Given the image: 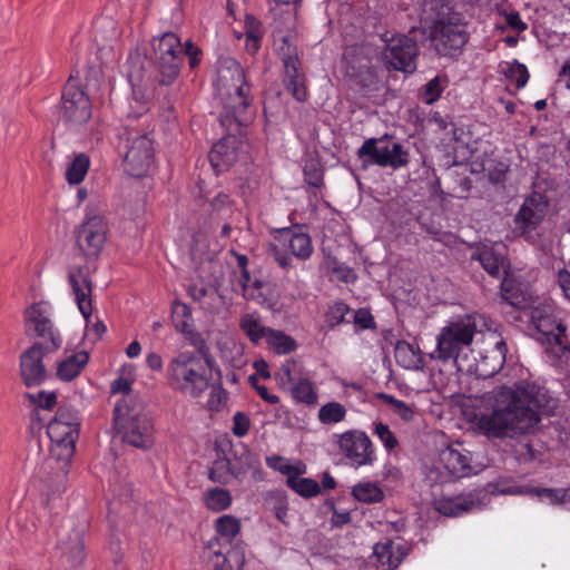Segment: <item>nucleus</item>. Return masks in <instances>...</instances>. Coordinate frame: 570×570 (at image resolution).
I'll return each instance as SVG.
<instances>
[{"mask_svg":"<svg viewBox=\"0 0 570 570\" xmlns=\"http://www.w3.org/2000/svg\"><path fill=\"white\" fill-rule=\"evenodd\" d=\"M350 307L346 303L340 301L331 305L324 315L325 323L330 328L342 324L345 321V316L348 314Z\"/></svg>","mask_w":570,"mask_h":570,"instance_id":"obj_49","label":"nucleus"},{"mask_svg":"<svg viewBox=\"0 0 570 570\" xmlns=\"http://www.w3.org/2000/svg\"><path fill=\"white\" fill-rule=\"evenodd\" d=\"M384 41L382 58L389 68L407 73L416 69L415 59L419 55V47L413 39L405 35H399Z\"/></svg>","mask_w":570,"mask_h":570,"instance_id":"obj_16","label":"nucleus"},{"mask_svg":"<svg viewBox=\"0 0 570 570\" xmlns=\"http://www.w3.org/2000/svg\"><path fill=\"white\" fill-rule=\"evenodd\" d=\"M98 204L89 203L86 207V220L77 233V245L87 259H96L107 238V224L99 214Z\"/></svg>","mask_w":570,"mask_h":570,"instance_id":"obj_9","label":"nucleus"},{"mask_svg":"<svg viewBox=\"0 0 570 570\" xmlns=\"http://www.w3.org/2000/svg\"><path fill=\"white\" fill-rule=\"evenodd\" d=\"M504 75L513 80L518 88H522L525 86L528 79H529V72L524 65L514 62L512 66H510L505 71Z\"/></svg>","mask_w":570,"mask_h":570,"instance_id":"obj_54","label":"nucleus"},{"mask_svg":"<svg viewBox=\"0 0 570 570\" xmlns=\"http://www.w3.org/2000/svg\"><path fill=\"white\" fill-rule=\"evenodd\" d=\"M51 306L46 302H38L24 311V328L28 336L42 338L47 351H58L62 338L51 321Z\"/></svg>","mask_w":570,"mask_h":570,"instance_id":"obj_11","label":"nucleus"},{"mask_svg":"<svg viewBox=\"0 0 570 570\" xmlns=\"http://www.w3.org/2000/svg\"><path fill=\"white\" fill-rule=\"evenodd\" d=\"M440 464L444 470H446L448 474L443 475L440 473V475L433 478L435 471L432 469L428 478L435 482H446L452 478L460 479L475 473V470L472 466L471 452L463 449L459 443L452 444L441 451Z\"/></svg>","mask_w":570,"mask_h":570,"instance_id":"obj_18","label":"nucleus"},{"mask_svg":"<svg viewBox=\"0 0 570 570\" xmlns=\"http://www.w3.org/2000/svg\"><path fill=\"white\" fill-rule=\"evenodd\" d=\"M488 170L489 180L492 184H500L504 181L509 166L504 163H499L493 169L488 168Z\"/></svg>","mask_w":570,"mask_h":570,"instance_id":"obj_61","label":"nucleus"},{"mask_svg":"<svg viewBox=\"0 0 570 570\" xmlns=\"http://www.w3.org/2000/svg\"><path fill=\"white\" fill-rule=\"evenodd\" d=\"M289 394L297 404L313 407L318 403V394L314 382L308 377H297L289 387Z\"/></svg>","mask_w":570,"mask_h":570,"instance_id":"obj_31","label":"nucleus"},{"mask_svg":"<svg viewBox=\"0 0 570 570\" xmlns=\"http://www.w3.org/2000/svg\"><path fill=\"white\" fill-rule=\"evenodd\" d=\"M83 528L73 529L67 540H61L58 548L72 566H80L86 559Z\"/></svg>","mask_w":570,"mask_h":570,"instance_id":"obj_30","label":"nucleus"},{"mask_svg":"<svg viewBox=\"0 0 570 570\" xmlns=\"http://www.w3.org/2000/svg\"><path fill=\"white\" fill-rule=\"evenodd\" d=\"M89 361V354L85 351L75 353L62 360L57 366V376L61 381H71L77 377Z\"/></svg>","mask_w":570,"mask_h":570,"instance_id":"obj_36","label":"nucleus"},{"mask_svg":"<svg viewBox=\"0 0 570 570\" xmlns=\"http://www.w3.org/2000/svg\"><path fill=\"white\" fill-rule=\"evenodd\" d=\"M252 276L248 269L240 271L238 277V288H235L236 292H239L242 296L246 299H258L259 295L252 293L250 289Z\"/></svg>","mask_w":570,"mask_h":570,"instance_id":"obj_55","label":"nucleus"},{"mask_svg":"<svg viewBox=\"0 0 570 570\" xmlns=\"http://www.w3.org/2000/svg\"><path fill=\"white\" fill-rule=\"evenodd\" d=\"M153 145H130L124 157L125 171L135 178L146 176L154 164Z\"/></svg>","mask_w":570,"mask_h":570,"instance_id":"obj_25","label":"nucleus"},{"mask_svg":"<svg viewBox=\"0 0 570 570\" xmlns=\"http://www.w3.org/2000/svg\"><path fill=\"white\" fill-rule=\"evenodd\" d=\"M79 412L69 406H60L47 425L51 441L50 453L58 461L68 462L76 452L80 428Z\"/></svg>","mask_w":570,"mask_h":570,"instance_id":"obj_4","label":"nucleus"},{"mask_svg":"<svg viewBox=\"0 0 570 570\" xmlns=\"http://www.w3.org/2000/svg\"><path fill=\"white\" fill-rule=\"evenodd\" d=\"M507 352L508 347L503 338L495 341L491 350L480 354L476 362L478 374L487 379L499 373L504 366Z\"/></svg>","mask_w":570,"mask_h":570,"instance_id":"obj_26","label":"nucleus"},{"mask_svg":"<svg viewBox=\"0 0 570 570\" xmlns=\"http://www.w3.org/2000/svg\"><path fill=\"white\" fill-rule=\"evenodd\" d=\"M352 495L360 502L380 503L384 499L383 490L374 482L365 481L355 484Z\"/></svg>","mask_w":570,"mask_h":570,"instance_id":"obj_44","label":"nucleus"},{"mask_svg":"<svg viewBox=\"0 0 570 570\" xmlns=\"http://www.w3.org/2000/svg\"><path fill=\"white\" fill-rule=\"evenodd\" d=\"M287 485L303 498H314L321 492L317 481L311 478L288 476Z\"/></svg>","mask_w":570,"mask_h":570,"instance_id":"obj_46","label":"nucleus"},{"mask_svg":"<svg viewBox=\"0 0 570 570\" xmlns=\"http://www.w3.org/2000/svg\"><path fill=\"white\" fill-rule=\"evenodd\" d=\"M442 92L440 78L435 77L424 86V98L426 104L436 101Z\"/></svg>","mask_w":570,"mask_h":570,"instance_id":"obj_58","label":"nucleus"},{"mask_svg":"<svg viewBox=\"0 0 570 570\" xmlns=\"http://www.w3.org/2000/svg\"><path fill=\"white\" fill-rule=\"evenodd\" d=\"M233 433L238 436H245L250 428V421L248 416L243 412H236L233 416Z\"/></svg>","mask_w":570,"mask_h":570,"instance_id":"obj_56","label":"nucleus"},{"mask_svg":"<svg viewBox=\"0 0 570 570\" xmlns=\"http://www.w3.org/2000/svg\"><path fill=\"white\" fill-rule=\"evenodd\" d=\"M242 116L225 114L220 116V126L225 129L224 136L218 142H228L229 139L242 142L243 139H248L249 127L240 120Z\"/></svg>","mask_w":570,"mask_h":570,"instance_id":"obj_34","label":"nucleus"},{"mask_svg":"<svg viewBox=\"0 0 570 570\" xmlns=\"http://www.w3.org/2000/svg\"><path fill=\"white\" fill-rule=\"evenodd\" d=\"M281 41L282 45L278 47V53L285 69V88L297 101H306L308 95L305 86V76L301 71L297 48L292 43L289 36H282Z\"/></svg>","mask_w":570,"mask_h":570,"instance_id":"obj_15","label":"nucleus"},{"mask_svg":"<svg viewBox=\"0 0 570 570\" xmlns=\"http://www.w3.org/2000/svg\"><path fill=\"white\" fill-rule=\"evenodd\" d=\"M331 444L341 461L353 469L371 466L377 460L374 444L363 430L351 429L331 436Z\"/></svg>","mask_w":570,"mask_h":570,"instance_id":"obj_5","label":"nucleus"},{"mask_svg":"<svg viewBox=\"0 0 570 570\" xmlns=\"http://www.w3.org/2000/svg\"><path fill=\"white\" fill-rule=\"evenodd\" d=\"M239 328L255 345L266 340L271 327L265 326L258 313H246L239 320Z\"/></svg>","mask_w":570,"mask_h":570,"instance_id":"obj_32","label":"nucleus"},{"mask_svg":"<svg viewBox=\"0 0 570 570\" xmlns=\"http://www.w3.org/2000/svg\"><path fill=\"white\" fill-rule=\"evenodd\" d=\"M381 399L391 406L393 412L397 414L403 421L409 422L413 420L414 411L413 407L404 401L395 399L390 394H381Z\"/></svg>","mask_w":570,"mask_h":570,"instance_id":"obj_50","label":"nucleus"},{"mask_svg":"<svg viewBox=\"0 0 570 570\" xmlns=\"http://www.w3.org/2000/svg\"><path fill=\"white\" fill-rule=\"evenodd\" d=\"M203 501L205 507L213 512L227 510L233 502L232 493L223 488H209L204 492Z\"/></svg>","mask_w":570,"mask_h":570,"instance_id":"obj_38","label":"nucleus"},{"mask_svg":"<svg viewBox=\"0 0 570 570\" xmlns=\"http://www.w3.org/2000/svg\"><path fill=\"white\" fill-rule=\"evenodd\" d=\"M256 381V377L255 375H250L249 376V382L252 383V385L255 387V390L257 391L258 395L267 403L269 404H277L279 403V397L278 395L276 394H272L268 392V389L265 386V385H258L255 383Z\"/></svg>","mask_w":570,"mask_h":570,"instance_id":"obj_60","label":"nucleus"},{"mask_svg":"<svg viewBox=\"0 0 570 570\" xmlns=\"http://www.w3.org/2000/svg\"><path fill=\"white\" fill-rule=\"evenodd\" d=\"M501 295L505 302L514 307L524 308L528 304L527 295L521 284L514 278L508 276L503 278L501 283Z\"/></svg>","mask_w":570,"mask_h":570,"instance_id":"obj_41","label":"nucleus"},{"mask_svg":"<svg viewBox=\"0 0 570 570\" xmlns=\"http://www.w3.org/2000/svg\"><path fill=\"white\" fill-rule=\"evenodd\" d=\"M546 362L563 372L570 371V345L566 342V327L558 325L557 334L547 335Z\"/></svg>","mask_w":570,"mask_h":570,"instance_id":"obj_24","label":"nucleus"},{"mask_svg":"<svg viewBox=\"0 0 570 570\" xmlns=\"http://www.w3.org/2000/svg\"><path fill=\"white\" fill-rule=\"evenodd\" d=\"M426 36L434 50L444 57L460 55L469 40V32L462 16L458 20H452L440 28H434Z\"/></svg>","mask_w":570,"mask_h":570,"instance_id":"obj_13","label":"nucleus"},{"mask_svg":"<svg viewBox=\"0 0 570 570\" xmlns=\"http://www.w3.org/2000/svg\"><path fill=\"white\" fill-rule=\"evenodd\" d=\"M548 404L547 391L530 382L515 389L502 387L498 407L484 421V428L495 438H514L533 433L541 422V410Z\"/></svg>","mask_w":570,"mask_h":570,"instance_id":"obj_1","label":"nucleus"},{"mask_svg":"<svg viewBox=\"0 0 570 570\" xmlns=\"http://www.w3.org/2000/svg\"><path fill=\"white\" fill-rule=\"evenodd\" d=\"M395 357L399 364L405 368H419L421 358L413 346L406 342H399L395 347Z\"/></svg>","mask_w":570,"mask_h":570,"instance_id":"obj_48","label":"nucleus"},{"mask_svg":"<svg viewBox=\"0 0 570 570\" xmlns=\"http://www.w3.org/2000/svg\"><path fill=\"white\" fill-rule=\"evenodd\" d=\"M276 234L279 244L269 245V255L281 268H293L295 258L301 262L311 258L314 252L312 238L301 227H283Z\"/></svg>","mask_w":570,"mask_h":570,"instance_id":"obj_7","label":"nucleus"},{"mask_svg":"<svg viewBox=\"0 0 570 570\" xmlns=\"http://www.w3.org/2000/svg\"><path fill=\"white\" fill-rule=\"evenodd\" d=\"M218 83L225 90V114L243 116L249 106V87L245 81L244 70L239 63L232 61L229 66L219 70Z\"/></svg>","mask_w":570,"mask_h":570,"instance_id":"obj_8","label":"nucleus"},{"mask_svg":"<svg viewBox=\"0 0 570 570\" xmlns=\"http://www.w3.org/2000/svg\"><path fill=\"white\" fill-rule=\"evenodd\" d=\"M527 495H535L541 501H548L551 504H561V489L535 488L530 485V493Z\"/></svg>","mask_w":570,"mask_h":570,"instance_id":"obj_53","label":"nucleus"},{"mask_svg":"<svg viewBox=\"0 0 570 570\" xmlns=\"http://www.w3.org/2000/svg\"><path fill=\"white\" fill-rule=\"evenodd\" d=\"M28 397L32 402L38 403L39 406L45 410H50L56 404V401H57L56 393H53V392L46 393L45 391L38 392L37 395L28 394Z\"/></svg>","mask_w":570,"mask_h":570,"instance_id":"obj_57","label":"nucleus"},{"mask_svg":"<svg viewBox=\"0 0 570 570\" xmlns=\"http://www.w3.org/2000/svg\"><path fill=\"white\" fill-rule=\"evenodd\" d=\"M55 351H47L42 342L33 343L20 355V375L28 387L40 385L47 377L45 357Z\"/></svg>","mask_w":570,"mask_h":570,"instance_id":"obj_20","label":"nucleus"},{"mask_svg":"<svg viewBox=\"0 0 570 570\" xmlns=\"http://www.w3.org/2000/svg\"><path fill=\"white\" fill-rule=\"evenodd\" d=\"M357 155L364 164L390 167L394 170L409 163V151L403 148V145H361Z\"/></svg>","mask_w":570,"mask_h":570,"instance_id":"obj_19","label":"nucleus"},{"mask_svg":"<svg viewBox=\"0 0 570 570\" xmlns=\"http://www.w3.org/2000/svg\"><path fill=\"white\" fill-rule=\"evenodd\" d=\"M212 357L195 351H183L167 364L166 379L170 389L193 399L200 397L212 382Z\"/></svg>","mask_w":570,"mask_h":570,"instance_id":"obj_2","label":"nucleus"},{"mask_svg":"<svg viewBox=\"0 0 570 570\" xmlns=\"http://www.w3.org/2000/svg\"><path fill=\"white\" fill-rule=\"evenodd\" d=\"M265 342L278 355L289 354L297 348L296 341L281 330L271 328Z\"/></svg>","mask_w":570,"mask_h":570,"instance_id":"obj_42","label":"nucleus"},{"mask_svg":"<svg viewBox=\"0 0 570 570\" xmlns=\"http://www.w3.org/2000/svg\"><path fill=\"white\" fill-rule=\"evenodd\" d=\"M90 167V158L85 153H78L73 154L71 157V160L66 169V180L70 185H78L80 184Z\"/></svg>","mask_w":570,"mask_h":570,"instance_id":"obj_39","label":"nucleus"},{"mask_svg":"<svg viewBox=\"0 0 570 570\" xmlns=\"http://www.w3.org/2000/svg\"><path fill=\"white\" fill-rule=\"evenodd\" d=\"M331 509L333 510V514L331 518V523L333 527H343L351 521V513L347 510L337 511L333 502L330 503Z\"/></svg>","mask_w":570,"mask_h":570,"instance_id":"obj_62","label":"nucleus"},{"mask_svg":"<svg viewBox=\"0 0 570 570\" xmlns=\"http://www.w3.org/2000/svg\"><path fill=\"white\" fill-rule=\"evenodd\" d=\"M155 61L160 75L159 82L171 83L179 75L183 62V47L179 38L173 32H166L154 39Z\"/></svg>","mask_w":570,"mask_h":570,"instance_id":"obj_12","label":"nucleus"},{"mask_svg":"<svg viewBox=\"0 0 570 570\" xmlns=\"http://www.w3.org/2000/svg\"><path fill=\"white\" fill-rule=\"evenodd\" d=\"M354 322L363 330L373 328L375 325L373 315L365 308L355 312Z\"/></svg>","mask_w":570,"mask_h":570,"instance_id":"obj_59","label":"nucleus"},{"mask_svg":"<svg viewBox=\"0 0 570 570\" xmlns=\"http://www.w3.org/2000/svg\"><path fill=\"white\" fill-rule=\"evenodd\" d=\"M374 50L370 46H351L344 50L341 69L352 86L365 94L377 90L379 77L373 66Z\"/></svg>","mask_w":570,"mask_h":570,"instance_id":"obj_6","label":"nucleus"},{"mask_svg":"<svg viewBox=\"0 0 570 570\" xmlns=\"http://www.w3.org/2000/svg\"><path fill=\"white\" fill-rule=\"evenodd\" d=\"M462 14L448 0H424L421 6L420 23L425 33L440 28Z\"/></svg>","mask_w":570,"mask_h":570,"instance_id":"obj_23","label":"nucleus"},{"mask_svg":"<svg viewBox=\"0 0 570 570\" xmlns=\"http://www.w3.org/2000/svg\"><path fill=\"white\" fill-rule=\"evenodd\" d=\"M216 533L230 542L240 531V521L230 514H224L215 520Z\"/></svg>","mask_w":570,"mask_h":570,"instance_id":"obj_47","label":"nucleus"},{"mask_svg":"<svg viewBox=\"0 0 570 570\" xmlns=\"http://www.w3.org/2000/svg\"><path fill=\"white\" fill-rule=\"evenodd\" d=\"M549 208L547 197L538 191L531 193L521 204L514 215L513 232L527 239L532 237V233L541 225Z\"/></svg>","mask_w":570,"mask_h":570,"instance_id":"obj_14","label":"nucleus"},{"mask_svg":"<svg viewBox=\"0 0 570 570\" xmlns=\"http://www.w3.org/2000/svg\"><path fill=\"white\" fill-rule=\"evenodd\" d=\"M472 145H454L453 151L455 157V163L469 161L475 150L471 149Z\"/></svg>","mask_w":570,"mask_h":570,"instance_id":"obj_63","label":"nucleus"},{"mask_svg":"<svg viewBox=\"0 0 570 570\" xmlns=\"http://www.w3.org/2000/svg\"><path fill=\"white\" fill-rule=\"evenodd\" d=\"M228 461L232 462V476L235 478L244 475L259 463L257 456L243 443L234 449L233 456Z\"/></svg>","mask_w":570,"mask_h":570,"instance_id":"obj_33","label":"nucleus"},{"mask_svg":"<svg viewBox=\"0 0 570 570\" xmlns=\"http://www.w3.org/2000/svg\"><path fill=\"white\" fill-rule=\"evenodd\" d=\"M316 147V145H305L304 150V181L309 189H321L324 185V168Z\"/></svg>","mask_w":570,"mask_h":570,"instance_id":"obj_28","label":"nucleus"},{"mask_svg":"<svg viewBox=\"0 0 570 570\" xmlns=\"http://www.w3.org/2000/svg\"><path fill=\"white\" fill-rule=\"evenodd\" d=\"M347 414L346 407L336 401L323 404L317 413V419L323 425H335L345 420Z\"/></svg>","mask_w":570,"mask_h":570,"instance_id":"obj_43","label":"nucleus"},{"mask_svg":"<svg viewBox=\"0 0 570 570\" xmlns=\"http://www.w3.org/2000/svg\"><path fill=\"white\" fill-rule=\"evenodd\" d=\"M232 462L226 460H217L209 470L208 478L213 482L226 484L232 475Z\"/></svg>","mask_w":570,"mask_h":570,"instance_id":"obj_51","label":"nucleus"},{"mask_svg":"<svg viewBox=\"0 0 570 570\" xmlns=\"http://www.w3.org/2000/svg\"><path fill=\"white\" fill-rule=\"evenodd\" d=\"M374 434L387 451L394 450L399 444L397 439L392 433L387 424L382 422L376 423L374 426Z\"/></svg>","mask_w":570,"mask_h":570,"instance_id":"obj_52","label":"nucleus"},{"mask_svg":"<svg viewBox=\"0 0 570 570\" xmlns=\"http://www.w3.org/2000/svg\"><path fill=\"white\" fill-rule=\"evenodd\" d=\"M130 69L128 71V77L131 82L132 88H140L147 85V80L150 79V73L148 69L151 63L147 59V57L141 56L136 52L131 55L129 58Z\"/></svg>","mask_w":570,"mask_h":570,"instance_id":"obj_37","label":"nucleus"},{"mask_svg":"<svg viewBox=\"0 0 570 570\" xmlns=\"http://www.w3.org/2000/svg\"><path fill=\"white\" fill-rule=\"evenodd\" d=\"M104 82L102 70L98 65L80 66L72 70L66 85H71L77 89H85L90 96L100 89Z\"/></svg>","mask_w":570,"mask_h":570,"instance_id":"obj_27","label":"nucleus"},{"mask_svg":"<svg viewBox=\"0 0 570 570\" xmlns=\"http://www.w3.org/2000/svg\"><path fill=\"white\" fill-rule=\"evenodd\" d=\"M116 420L118 421L125 443L141 450H148L154 444V425L151 419L141 412L127 411L118 403L115 407Z\"/></svg>","mask_w":570,"mask_h":570,"instance_id":"obj_10","label":"nucleus"},{"mask_svg":"<svg viewBox=\"0 0 570 570\" xmlns=\"http://www.w3.org/2000/svg\"><path fill=\"white\" fill-rule=\"evenodd\" d=\"M68 284L79 312L88 323L92 314V281L83 267L71 266L68 269Z\"/></svg>","mask_w":570,"mask_h":570,"instance_id":"obj_22","label":"nucleus"},{"mask_svg":"<svg viewBox=\"0 0 570 570\" xmlns=\"http://www.w3.org/2000/svg\"><path fill=\"white\" fill-rule=\"evenodd\" d=\"M482 492L487 494L488 503L489 495H527L530 493V484H519L511 478H500L495 482L489 483Z\"/></svg>","mask_w":570,"mask_h":570,"instance_id":"obj_35","label":"nucleus"},{"mask_svg":"<svg viewBox=\"0 0 570 570\" xmlns=\"http://www.w3.org/2000/svg\"><path fill=\"white\" fill-rule=\"evenodd\" d=\"M480 324L487 325L482 316L465 315L442 327L436 336L432 360L452 362L459 372L465 371L464 362L471 352V344Z\"/></svg>","mask_w":570,"mask_h":570,"instance_id":"obj_3","label":"nucleus"},{"mask_svg":"<svg viewBox=\"0 0 570 570\" xmlns=\"http://www.w3.org/2000/svg\"><path fill=\"white\" fill-rule=\"evenodd\" d=\"M209 161L216 170H223L237 159L236 145H213L209 151Z\"/></svg>","mask_w":570,"mask_h":570,"instance_id":"obj_40","label":"nucleus"},{"mask_svg":"<svg viewBox=\"0 0 570 570\" xmlns=\"http://www.w3.org/2000/svg\"><path fill=\"white\" fill-rule=\"evenodd\" d=\"M373 556L379 570H394L401 564L405 552L401 546H395L393 541L386 540L374 546Z\"/></svg>","mask_w":570,"mask_h":570,"instance_id":"obj_29","label":"nucleus"},{"mask_svg":"<svg viewBox=\"0 0 570 570\" xmlns=\"http://www.w3.org/2000/svg\"><path fill=\"white\" fill-rule=\"evenodd\" d=\"M478 259L482 267L494 277H498L504 267V256L493 247H484L480 250Z\"/></svg>","mask_w":570,"mask_h":570,"instance_id":"obj_45","label":"nucleus"},{"mask_svg":"<svg viewBox=\"0 0 570 570\" xmlns=\"http://www.w3.org/2000/svg\"><path fill=\"white\" fill-rule=\"evenodd\" d=\"M59 111L65 122L80 126L91 118L92 104L90 96L85 89L65 85L61 91Z\"/></svg>","mask_w":570,"mask_h":570,"instance_id":"obj_17","label":"nucleus"},{"mask_svg":"<svg viewBox=\"0 0 570 570\" xmlns=\"http://www.w3.org/2000/svg\"><path fill=\"white\" fill-rule=\"evenodd\" d=\"M487 505V494L482 490L453 498H441L434 501L435 510L446 517H460L472 511H480Z\"/></svg>","mask_w":570,"mask_h":570,"instance_id":"obj_21","label":"nucleus"},{"mask_svg":"<svg viewBox=\"0 0 570 570\" xmlns=\"http://www.w3.org/2000/svg\"><path fill=\"white\" fill-rule=\"evenodd\" d=\"M334 272L338 275L340 281L344 283H354L357 278L354 269L344 264L336 266Z\"/></svg>","mask_w":570,"mask_h":570,"instance_id":"obj_64","label":"nucleus"}]
</instances>
